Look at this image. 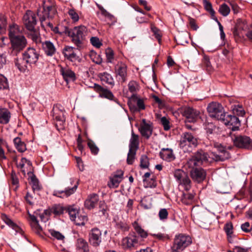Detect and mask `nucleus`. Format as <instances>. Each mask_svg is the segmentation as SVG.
<instances>
[{
    "label": "nucleus",
    "mask_w": 252,
    "mask_h": 252,
    "mask_svg": "<svg viewBox=\"0 0 252 252\" xmlns=\"http://www.w3.org/2000/svg\"><path fill=\"white\" fill-rule=\"evenodd\" d=\"M130 99L132 102H128V104L131 112H138L145 109L143 99L138 97L136 94H132Z\"/></svg>",
    "instance_id": "10"
},
{
    "label": "nucleus",
    "mask_w": 252,
    "mask_h": 252,
    "mask_svg": "<svg viewBox=\"0 0 252 252\" xmlns=\"http://www.w3.org/2000/svg\"><path fill=\"white\" fill-rule=\"evenodd\" d=\"M132 226L134 229V233L135 234H137V237L139 238V240H143L146 238L148 235V232L145 230L139 224L137 221H135L132 223Z\"/></svg>",
    "instance_id": "26"
},
{
    "label": "nucleus",
    "mask_w": 252,
    "mask_h": 252,
    "mask_svg": "<svg viewBox=\"0 0 252 252\" xmlns=\"http://www.w3.org/2000/svg\"><path fill=\"white\" fill-rule=\"evenodd\" d=\"M98 196L96 194H90L85 200L84 205L88 209L94 208L98 201Z\"/></svg>",
    "instance_id": "28"
},
{
    "label": "nucleus",
    "mask_w": 252,
    "mask_h": 252,
    "mask_svg": "<svg viewBox=\"0 0 252 252\" xmlns=\"http://www.w3.org/2000/svg\"><path fill=\"white\" fill-rule=\"evenodd\" d=\"M13 142L15 148L18 152L23 153L26 150V144L24 142L22 141L20 137H17L15 138Z\"/></svg>",
    "instance_id": "37"
},
{
    "label": "nucleus",
    "mask_w": 252,
    "mask_h": 252,
    "mask_svg": "<svg viewBox=\"0 0 252 252\" xmlns=\"http://www.w3.org/2000/svg\"><path fill=\"white\" fill-rule=\"evenodd\" d=\"M11 180L12 185L14 187V190H16L19 187V180L15 173L14 172L11 173Z\"/></svg>",
    "instance_id": "49"
},
{
    "label": "nucleus",
    "mask_w": 252,
    "mask_h": 252,
    "mask_svg": "<svg viewBox=\"0 0 252 252\" xmlns=\"http://www.w3.org/2000/svg\"><path fill=\"white\" fill-rule=\"evenodd\" d=\"M226 126H230V128L233 131L237 130L240 126V122L239 119L235 116L227 115L225 113L224 118L221 120Z\"/></svg>",
    "instance_id": "14"
},
{
    "label": "nucleus",
    "mask_w": 252,
    "mask_h": 252,
    "mask_svg": "<svg viewBox=\"0 0 252 252\" xmlns=\"http://www.w3.org/2000/svg\"><path fill=\"white\" fill-rule=\"evenodd\" d=\"M149 161L148 157L146 155H142L140 158V166L141 168H147L149 166Z\"/></svg>",
    "instance_id": "47"
},
{
    "label": "nucleus",
    "mask_w": 252,
    "mask_h": 252,
    "mask_svg": "<svg viewBox=\"0 0 252 252\" xmlns=\"http://www.w3.org/2000/svg\"><path fill=\"white\" fill-rule=\"evenodd\" d=\"M202 63L206 67L207 69L210 70L211 69V63L208 57H204L202 61Z\"/></svg>",
    "instance_id": "64"
},
{
    "label": "nucleus",
    "mask_w": 252,
    "mask_h": 252,
    "mask_svg": "<svg viewBox=\"0 0 252 252\" xmlns=\"http://www.w3.org/2000/svg\"><path fill=\"white\" fill-rule=\"evenodd\" d=\"M42 48L45 54L48 56H53L56 52L54 44L49 40L42 42Z\"/></svg>",
    "instance_id": "24"
},
{
    "label": "nucleus",
    "mask_w": 252,
    "mask_h": 252,
    "mask_svg": "<svg viewBox=\"0 0 252 252\" xmlns=\"http://www.w3.org/2000/svg\"><path fill=\"white\" fill-rule=\"evenodd\" d=\"M192 168L193 169L190 171V176L192 179L198 183L202 182L206 178L205 171L201 168Z\"/></svg>",
    "instance_id": "21"
},
{
    "label": "nucleus",
    "mask_w": 252,
    "mask_h": 252,
    "mask_svg": "<svg viewBox=\"0 0 252 252\" xmlns=\"http://www.w3.org/2000/svg\"><path fill=\"white\" fill-rule=\"evenodd\" d=\"M137 150L129 149L127 154L126 161L128 164H132L135 158Z\"/></svg>",
    "instance_id": "43"
},
{
    "label": "nucleus",
    "mask_w": 252,
    "mask_h": 252,
    "mask_svg": "<svg viewBox=\"0 0 252 252\" xmlns=\"http://www.w3.org/2000/svg\"><path fill=\"white\" fill-rule=\"evenodd\" d=\"M168 213L167 210L165 209H161L158 213V216L161 220H164L167 218Z\"/></svg>",
    "instance_id": "62"
},
{
    "label": "nucleus",
    "mask_w": 252,
    "mask_h": 252,
    "mask_svg": "<svg viewBox=\"0 0 252 252\" xmlns=\"http://www.w3.org/2000/svg\"><path fill=\"white\" fill-rule=\"evenodd\" d=\"M17 167L20 169L21 171L23 173L24 176L26 175V173H27L28 175L32 174V172L31 171V170H29V168H27V169H26V166L20 161L17 164Z\"/></svg>",
    "instance_id": "51"
},
{
    "label": "nucleus",
    "mask_w": 252,
    "mask_h": 252,
    "mask_svg": "<svg viewBox=\"0 0 252 252\" xmlns=\"http://www.w3.org/2000/svg\"><path fill=\"white\" fill-rule=\"evenodd\" d=\"M31 225L32 229L37 234H40L42 229L38 223V221L35 222H31Z\"/></svg>",
    "instance_id": "59"
},
{
    "label": "nucleus",
    "mask_w": 252,
    "mask_h": 252,
    "mask_svg": "<svg viewBox=\"0 0 252 252\" xmlns=\"http://www.w3.org/2000/svg\"><path fill=\"white\" fill-rule=\"evenodd\" d=\"M139 136L132 131L131 137L129 141V149L137 150L139 148Z\"/></svg>",
    "instance_id": "34"
},
{
    "label": "nucleus",
    "mask_w": 252,
    "mask_h": 252,
    "mask_svg": "<svg viewBox=\"0 0 252 252\" xmlns=\"http://www.w3.org/2000/svg\"><path fill=\"white\" fill-rule=\"evenodd\" d=\"M90 41L92 44L96 48H98L102 45L101 42L100 41L99 38L97 37H91Z\"/></svg>",
    "instance_id": "61"
},
{
    "label": "nucleus",
    "mask_w": 252,
    "mask_h": 252,
    "mask_svg": "<svg viewBox=\"0 0 252 252\" xmlns=\"http://www.w3.org/2000/svg\"><path fill=\"white\" fill-rule=\"evenodd\" d=\"M29 176L30 177V184L32 186L33 192H35L40 190L41 189V186L39 184V181L36 176L32 173Z\"/></svg>",
    "instance_id": "36"
},
{
    "label": "nucleus",
    "mask_w": 252,
    "mask_h": 252,
    "mask_svg": "<svg viewBox=\"0 0 252 252\" xmlns=\"http://www.w3.org/2000/svg\"><path fill=\"white\" fill-rule=\"evenodd\" d=\"M22 55L27 63H28L30 65L35 64L39 56L38 52L34 48L31 47L27 48Z\"/></svg>",
    "instance_id": "15"
},
{
    "label": "nucleus",
    "mask_w": 252,
    "mask_h": 252,
    "mask_svg": "<svg viewBox=\"0 0 252 252\" xmlns=\"http://www.w3.org/2000/svg\"><path fill=\"white\" fill-rule=\"evenodd\" d=\"M89 241L94 247L98 246L101 242V232L97 228H93L89 233Z\"/></svg>",
    "instance_id": "19"
},
{
    "label": "nucleus",
    "mask_w": 252,
    "mask_h": 252,
    "mask_svg": "<svg viewBox=\"0 0 252 252\" xmlns=\"http://www.w3.org/2000/svg\"><path fill=\"white\" fill-rule=\"evenodd\" d=\"M118 174L114 175L110 178V182L108 184L110 188H117L120 183L121 182L123 178V172L122 171H118Z\"/></svg>",
    "instance_id": "30"
},
{
    "label": "nucleus",
    "mask_w": 252,
    "mask_h": 252,
    "mask_svg": "<svg viewBox=\"0 0 252 252\" xmlns=\"http://www.w3.org/2000/svg\"><path fill=\"white\" fill-rule=\"evenodd\" d=\"M98 7L101 11V13L106 18L113 21L114 19V17L108 12H107L102 6L98 5Z\"/></svg>",
    "instance_id": "52"
},
{
    "label": "nucleus",
    "mask_w": 252,
    "mask_h": 252,
    "mask_svg": "<svg viewBox=\"0 0 252 252\" xmlns=\"http://www.w3.org/2000/svg\"><path fill=\"white\" fill-rule=\"evenodd\" d=\"M78 186V182H75L74 179H70L68 182H66L64 189L55 190L53 195L62 198H66L74 193Z\"/></svg>",
    "instance_id": "5"
},
{
    "label": "nucleus",
    "mask_w": 252,
    "mask_h": 252,
    "mask_svg": "<svg viewBox=\"0 0 252 252\" xmlns=\"http://www.w3.org/2000/svg\"><path fill=\"white\" fill-rule=\"evenodd\" d=\"M232 140L237 147L252 150V140L249 137L240 135L235 136Z\"/></svg>",
    "instance_id": "11"
},
{
    "label": "nucleus",
    "mask_w": 252,
    "mask_h": 252,
    "mask_svg": "<svg viewBox=\"0 0 252 252\" xmlns=\"http://www.w3.org/2000/svg\"><path fill=\"white\" fill-rule=\"evenodd\" d=\"M208 161V154L203 151H200L195 155L188 162L189 167H194L200 166Z\"/></svg>",
    "instance_id": "9"
},
{
    "label": "nucleus",
    "mask_w": 252,
    "mask_h": 252,
    "mask_svg": "<svg viewBox=\"0 0 252 252\" xmlns=\"http://www.w3.org/2000/svg\"><path fill=\"white\" fill-rule=\"evenodd\" d=\"M67 211L70 216L71 220L72 221H74L77 217V215L79 214L78 210L77 208H75L74 206L68 207Z\"/></svg>",
    "instance_id": "41"
},
{
    "label": "nucleus",
    "mask_w": 252,
    "mask_h": 252,
    "mask_svg": "<svg viewBox=\"0 0 252 252\" xmlns=\"http://www.w3.org/2000/svg\"><path fill=\"white\" fill-rule=\"evenodd\" d=\"M159 156L163 160L170 162L175 159L172 149L170 148H162L159 152Z\"/></svg>",
    "instance_id": "25"
},
{
    "label": "nucleus",
    "mask_w": 252,
    "mask_h": 252,
    "mask_svg": "<svg viewBox=\"0 0 252 252\" xmlns=\"http://www.w3.org/2000/svg\"><path fill=\"white\" fill-rule=\"evenodd\" d=\"M174 176L179 185L183 186L187 191L191 188V181L185 172L181 169L176 170Z\"/></svg>",
    "instance_id": "8"
},
{
    "label": "nucleus",
    "mask_w": 252,
    "mask_h": 252,
    "mask_svg": "<svg viewBox=\"0 0 252 252\" xmlns=\"http://www.w3.org/2000/svg\"><path fill=\"white\" fill-rule=\"evenodd\" d=\"M5 144H6V142L3 139L0 138V159H6L4 150L1 147V145Z\"/></svg>",
    "instance_id": "58"
},
{
    "label": "nucleus",
    "mask_w": 252,
    "mask_h": 252,
    "mask_svg": "<svg viewBox=\"0 0 252 252\" xmlns=\"http://www.w3.org/2000/svg\"><path fill=\"white\" fill-rule=\"evenodd\" d=\"M99 77L101 81L112 86L114 85L113 78L110 74L107 72H104L100 74Z\"/></svg>",
    "instance_id": "38"
},
{
    "label": "nucleus",
    "mask_w": 252,
    "mask_h": 252,
    "mask_svg": "<svg viewBox=\"0 0 252 252\" xmlns=\"http://www.w3.org/2000/svg\"><path fill=\"white\" fill-rule=\"evenodd\" d=\"M126 65L122 62L119 63L116 66V71L117 74L122 78L123 82L126 80Z\"/></svg>",
    "instance_id": "32"
},
{
    "label": "nucleus",
    "mask_w": 252,
    "mask_h": 252,
    "mask_svg": "<svg viewBox=\"0 0 252 252\" xmlns=\"http://www.w3.org/2000/svg\"><path fill=\"white\" fill-rule=\"evenodd\" d=\"M151 30L154 33L155 37L158 40V42L160 43L161 41V35L159 30L158 28L153 26H151Z\"/></svg>",
    "instance_id": "60"
},
{
    "label": "nucleus",
    "mask_w": 252,
    "mask_h": 252,
    "mask_svg": "<svg viewBox=\"0 0 252 252\" xmlns=\"http://www.w3.org/2000/svg\"><path fill=\"white\" fill-rule=\"evenodd\" d=\"M205 128L208 135L218 134L220 132L219 127L216 126L213 123L208 122L205 123Z\"/></svg>",
    "instance_id": "33"
},
{
    "label": "nucleus",
    "mask_w": 252,
    "mask_h": 252,
    "mask_svg": "<svg viewBox=\"0 0 252 252\" xmlns=\"http://www.w3.org/2000/svg\"><path fill=\"white\" fill-rule=\"evenodd\" d=\"M128 90L133 94H136V92L139 90V86L138 84L134 81H130L128 84Z\"/></svg>",
    "instance_id": "42"
},
{
    "label": "nucleus",
    "mask_w": 252,
    "mask_h": 252,
    "mask_svg": "<svg viewBox=\"0 0 252 252\" xmlns=\"http://www.w3.org/2000/svg\"><path fill=\"white\" fill-rule=\"evenodd\" d=\"M207 111L210 117L221 121L224 118L225 112L222 105L218 102H213L208 104Z\"/></svg>",
    "instance_id": "6"
},
{
    "label": "nucleus",
    "mask_w": 252,
    "mask_h": 252,
    "mask_svg": "<svg viewBox=\"0 0 252 252\" xmlns=\"http://www.w3.org/2000/svg\"><path fill=\"white\" fill-rule=\"evenodd\" d=\"M56 13L57 10L53 4L49 1L44 2L42 7L37 11L41 25L44 26L45 25L50 28H53V24L49 21L52 19Z\"/></svg>",
    "instance_id": "2"
},
{
    "label": "nucleus",
    "mask_w": 252,
    "mask_h": 252,
    "mask_svg": "<svg viewBox=\"0 0 252 252\" xmlns=\"http://www.w3.org/2000/svg\"><path fill=\"white\" fill-rule=\"evenodd\" d=\"M68 35L71 38L72 42L77 47H80L85 40L88 30L84 26L75 27L66 31Z\"/></svg>",
    "instance_id": "3"
},
{
    "label": "nucleus",
    "mask_w": 252,
    "mask_h": 252,
    "mask_svg": "<svg viewBox=\"0 0 252 252\" xmlns=\"http://www.w3.org/2000/svg\"><path fill=\"white\" fill-rule=\"evenodd\" d=\"M151 235L153 236L154 238L158 239V240L160 241H164L165 240H168L169 239V237L168 235L162 233H158L157 234H152Z\"/></svg>",
    "instance_id": "54"
},
{
    "label": "nucleus",
    "mask_w": 252,
    "mask_h": 252,
    "mask_svg": "<svg viewBox=\"0 0 252 252\" xmlns=\"http://www.w3.org/2000/svg\"><path fill=\"white\" fill-rule=\"evenodd\" d=\"M27 36L31 38L33 42L36 44L41 43L40 33L38 30L33 28V29L27 30Z\"/></svg>",
    "instance_id": "29"
},
{
    "label": "nucleus",
    "mask_w": 252,
    "mask_h": 252,
    "mask_svg": "<svg viewBox=\"0 0 252 252\" xmlns=\"http://www.w3.org/2000/svg\"><path fill=\"white\" fill-rule=\"evenodd\" d=\"M224 230L228 237H231V235L233 234V225L231 222H228L225 224L224 227Z\"/></svg>",
    "instance_id": "55"
},
{
    "label": "nucleus",
    "mask_w": 252,
    "mask_h": 252,
    "mask_svg": "<svg viewBox=\"0 0 252 252\" xmlns=\"http://www.w3.org/2000/svg\"><path fill=\"white\" fill-rule=\"evenodd\" d=\"M160 124L162 125V126L163 127L164 130L167 131L170 128V122L165 117H163L160 119Z\"/></svg>",
    "instance_id": "53"
},
{
    "label": "nucleus",
    "mask_w": 252,
    "mask_h": 252,
    "mask_svg": "<svg viewBox=\"0 0 252 252\" xmlns=\"http://www.w3.org/2000/svg\"><path fill=\"white\" fill-rule=\"evenodd\" d=\"M211 145L218 151V153L213 152L211 154L210 156L213 159L216 161H222L230 158V155L229 153L221 144L213 141Z\"/></svg>",
    "instance_id": "7"
},
{
    "label": "nucleus",
    "mask_w": 252,
    "mask_h": 252,
    "mask_svg": "<svg viewBox=\"0 0 252 252\" xmlns=\"http://www.w3.org/2000/svg\"><path fill=\"white\" fill-rule=\"evenodd\" d=\"M23 22L27 30L33 29L36 25L35 14L32 11H27L23 16Z\"/></svg>",
    "instance_id": "17"
},
{
    "label": "nucleus",
    "mask_w": 252,
    "mask_h": 252,
    "mask_svg": "<svg viewBox=\"0 0 252 252\" xmlns=\"http://www.w3.org/2000/svg\"><path fill=\"white\" fill-rule=\"evenodd\" d=\"M138 130L143 137L148 139L152 135L153 132L152 123L150 122H147L146 119H143L140 124Z\"/></svg>",
    "instance_id": "16"
},
{
    "label": "nucleus",
    "mask_w": 252,
    "mask_h": 252,
    "mask_svg": "<svg viewBox=\"0 0 252 252\" xmlns=\"http://www.w3.org/2000/svg\"><path fill=\"white\" fill-rule=\"evenodd\" d=\"M8 87L7 79L3 75H0V90L5 89Z\"/></svg>",
    "instance_id": "56"
},
{
    "label": "nucleus",
    "mask_w": 252,
    "mask_h": 252,
    "mask_svg": "<svg viewBox=\"0 0 252 252\" xmlns=\"http://www.w3.org/2000/svg\"><path fill=\"white\" fill-rule=\"evenodd\" d=\"M107 62L112 63L114 60V54L111 48H107L105 51Z\"/></svg>",
    "instance_id": "48"
},
{
    "label": "nucleus",
    "mask_w": 252,
    "mask_h": 252,
    "mask_svg": "<svg viewBox=\"0 0 252 252\" xmlns=\"http://www.w3.org/2000/svg\"><path fill=\"white\" fill-rule=\"evenodd\" d=\"M1 219L6 224H7L9 227L12 228L16 232H18L20 230V228L11 219H10L6 215L4 214L2 215Z\"/></svg>",
    "instance_id": "39"
},
{
    "label": "nucleus",
    "mask_w": 252,
    "mask_h": 252,
    "mask_svg": "<svg viewBox=\"0 0 252 252\" xmlns=\"http://www.w3.org/2000/svg\"><path fill=\"white\" fill-rule=\"evenodd\" d=\"M68 13L70 17L74 22H77L79 20V16L77 12L73 9H70L68 10Z\"/></svg>",
    "instance_id": "57"
},
{
    "label": "nucleus",
    "mask_w": 252,
    "mask_h": 252,
    "mask_svg": "<svg viewBox=\"0 0 252 252\" xmlns=\"http://www.w3.org/2000/svg\"><path fill=\"white\" fill-rule=\"evenodd\" d=\"M87 144L93 154L95 155L98 154L99 149L94 141L91 140H88Z\"/></svg>",
    "instance_id": "46"
},
{
    "label": "nucleus",
    "mask_w": 252,
    "mask_h": 252,
    "mask_svg": "<svg viewBox=\"0 0 252 252\" xmlns=\"http://www.w3.org/2000/svg\"><path fill=\"white\" fill-rule=\"evenodd\" d=\"M49 232L51 235L58 240L63 241L64 236L59 231L54 230H50Z\"/></svg>",
    "instance_id": "50"
},
{
    "label": "nucleus",
    "mask_w": 252,
    "mask_h": 252,
    "mask_svg": "<svg viewBox=\"0 0 252 252\" xmlns=\"http://www.w3.org/2000/svg\"><path fill=\"white\" fill-rule=\"evenodd\" d=\"M93 88L95 92H96L100 97L105 98L108 99L113 100L118 104H119L117 99H116L112 93L109 90L104 88L100 85L94 84L93 86H90Z\"/></svg>",
    "instance_id": "13"
},
{
    "label": "nucleus",
    "mask_w": 252,
    "mask_h": 252,
    "mask_svg": "<svg viewBox=\"0 0 252 252\" xmlns=\"http://www.w3.org/2000/svg\"><path fill=\"white\" fill-rule=\"evenodd\" d=\"M194 198V195L191 193H183L182 197V202L186 204L189 205L191 203Z\"/></svg>",
    "instance_id": "40"
},
{
    "label": "nucleus",
    "mask_w": 252,
    "mask_h": 252,
    "mask_svg": "<svg viewBox=\"0 0 252 252\" xmlns=\"http://www.w3.org/2000/svg\"><path fill=\"white\" fill-rule=\"evenodd\" d=\"M87 217L85 215H77V217L74 220V223L77 225H84L87 221Z\"/></svg>",
    "instance_id": "44"
},
{
    "label": "nucleus",
    "mask_w": 252,
    "mask_h": 252,
    "mask_svg": "<svg viewBox=\"0 0 252 252\" xmlns=\"http://www.w3.org/2000/svg\"><path fill=\"white\" fill-rule=\"evenodd\" d=\"M117 226L118 229H121L122 231L126 232L129 230V226L127 223L124 222H119L117 224Z\"/></svg>",
    "instance_id": "63"
},
{
    "label": "nucleus",
    "mask_w": 252,
    "mask_h": 252,
    "mask_svg": "<svg viewBox=\"0 0 252 252\" xmlns=\"http://www.w3.org/2000/svg\"><path fill=\"white\" fill-rule=\"evenodd\" d=\"M74 49V47L66 46L63 50V54L64 57L72 62H76L79 58L75 53Z\"/></svg>",
    "instance_id": "23"
},
{
    "label": "nucleus",
    "mask_w": 252,
    "mask_h": 252,
    "mask_svg": "<svg viewBox=\"0 0 252 252\" xmlns=\"http://www.w3.org/2000/svg\"><path fill=\"white\" fill-rule=\"evenodd\" d=\"M183 115L189 122L194 123L197 120L199 112L190 107H186L183 109Z\"/></svg>",
    "instance_id": "18"
},
{
    "label": "nucleus",
    "mask_w": 252,
    "mask_h": 252,
    "mask_svg": "<svg viewBox=\"0 0 252 252\" xmlns=\"http://www.w3.org/2000/svg\"><path fill=\"white\" fill-rule=\"evenodd\" d=\"M140 240H139L138 237L134 232H131L122 241L123 246L125 249L131 250L137 245L140 244Z\"/></svg>",
    "instance_id": "12"
},
{
    "label": "nucleus",
    "mask_w": 252,
    "mask_h": 252,
    "mask_svg": "<svg viewBox=\"0 0 252 252\" xmlns=\"http://www.w3.org/2000/svg\"><path fill=\"white\" fill-rule=\"evenodd\" d=\"M11 118V113L6 108H0V124L6 125L8 124Z\"/></svg>",
    "instance_id": "31"
},
{
    "label": "nucleus",
    "mask_w": 252,
    "mask_h": 252,
    "mask_svg": "<svg viewBox=\"0 0 252 252\" xmlns=\"http://www.w3.org/2000/svg\"><path fill=\"white\" fill-rule=\"evenodd\" d=\"M8 36L11 44V53L17 55L27 46L28 41L21 33L18 25L10 26L9 28Z\"/></svg>",
    "instance_id": "1"
},
{
    "label": "nucleus",
    "mask_w": 252,
    "mask_h": 252,
    "mask_svg": "<svg viewBox=\"0 0 252 252\" xmlns=\"http://www.w3.org/2000/svg\"><path fill=\"white\" fill-rule=\"evenodd\" d=\"M76 247L80 252H89V247L87 242L82 238L77 241Z\"/></svg>",
    "instance_id": "35"
},
{
    "label": "nucleus",
    "mask_w": 252,
    "mask_h": 252,
    "mask_svg": "<svg viewBox=\"0 0 252 252\" xmlns=\"http://www.w3.org/2000/svg\"><path fill=\"white\" fill-rule=\"evenodd\" d=\"M230 9L226 3H222L220 6L219 12L224 17L227 16L230 13Z\"/></svg>",
    "instance_id": "45"
},
{
    "label": "nucleus",
    "mask_w": 252,
    "mask_h": 252,
    "mask_svg": "<svg viewBox=\"0 0 252 252\" xmlns=\"http://www.w3.org/2000/svg\"><path fill=\"white\" fill-rule=\"evenodd\" d=\"M60 72L63 78L66 82L74 81L76 80L75 73L68 67H61Z\"/></svg>",
    "instance_id": "22"
},
{
    "label": "nucleus",
    "mask_w": 252,
    "mask_h": 252,
    "mask_svg": "<svg viewBox=\"0 0 252 252\" xmlns=\"http://www.w3.org/2000/svg\"><path fill=\"white\" fill-rule=\"evenodd\" d=\"M14 63L18 69L21 72L25 73L28 71V64L26 60L24 59V57L22 56V58H16L14 60Z\"/></svg>",
    "instance_id": "27"
},
{
    "label": "nucleus",
    "mask_w": 252,
    "mask_h": 252,
    "mask_svg": "<svg viewBox=\"0 0 252 252\" xmlns=\"http://www.w3.org/2000/svg\"><path fill=\"white\" fill-rule=\"evenodd\" d=\"M198 144L197 138L191 133L184 132L182 133L179 145L185 152L191 151L192 148H195Z\"/></svg>",
    "instance_id": "4"
},
{
    "label": "nucleus",
    "mask_w": 252,
    "mask_h": 252,
    "mask_svg": "<svg viewBox=\"0 0 252 252\" xmlns=\"http://www.w3.org/2000/svg\"><path fill=\"white\" fill-rule=\"evenodd\" d=\"M53 118L57 122H59L60 125H63L65 121V111L63 107L60 105H56L53 109Z\"/></svg>",
    "instance_id": "20"
}]
</instances>
